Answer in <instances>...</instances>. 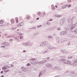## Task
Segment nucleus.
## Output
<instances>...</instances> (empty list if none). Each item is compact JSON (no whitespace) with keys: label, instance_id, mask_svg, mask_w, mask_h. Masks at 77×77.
Here are the masks:
<instances>
[{"label":"nucleus","instance_id":"obj_11","mask_svg":"<svg viewBox=\"0 0 77 77\" xmlns=\"http://www.w3.org/2000/svg\"><path fill=\"white\" fill-rule=\"evenodd\" d=\"M45 72V70H44L42 71V72H40V74L41 75H43L44 73Z\"/></svg>","mask_w":77,"mask_h":77},{"label":"nucleus","instance_id":"obj_32","mask_svg":"<svg viewBox=\"0 0 77 77\" xmlns=\"http://www.w3.org/2000/svg\"><path fill=\"white\" fill-rule=\"evenodd\" d=\"M55 69H59V67L58 66H55L54 67Z\"/></svg>","mask_w":77,"mask_h":77},{"label":"nucleus","instance_id":"obj_60","mask_svg":"<svg viewBox=\"0 0 77 77\" xmlns=\"http://www.w3.org/2000/svg\"><path fill=\"white\" fill-rule=\"evenodd\" d=\"M52 20H53V19H50L49 20V21H52Z\"/></svg>","mask_w":77,"mask_h":77},{"label":"nucleus","instance_id":"obj_61","mask_svg":"<svg viewBox=\"0 0 77 77\" xmlns=\"http://www.w3.org/2000/svg\"><path fill=\"white\" fill-rule=\"evenodd\" d=\"M16 40H17V37H15L14 38Z\"/></svg>","mask_w":77,"mask_h":77},{"label":"nucleus","instance_id":"obj_59","mask_svg":"<svg viewBox=\"0 0 77 77\" xmlns=\"http://www.w3.org/2000/svg\"><path fill=\"white\" fill-rule=\"evenodd\" d=\"M68 71H66V73H68Z\"/></svg>","mask_w":77,"mask_h":77},{"label":"nucleus","instance_id":"obj_31","mask_svg":"<svg viewBox=\"0 0 77 77\" xmlns=\"http://www.w3.org/2000/svg\"><path fill=\"white\" fill-rule=\"evenodd\" d=\"M13 41H14V39H10L9 40V41L10 42H13Z\"/></svg>","mask_w":77,"mask_h":77},{"label":"nucleus","instance_id":"obj_64","mask_svg":"<svg viewBox=\"0 0 77 77\" xmlns=\"http://www.w3.org/2000/svg\"><path fill=\"white\" fill-rule=\"evenodd\" d=\"M77 60L75 61V63H77Z\"/></svg>","mask_w":77,"mask_h":77},{"label":"nucleus","instance_id":"obj_23","mask_svg":"<svg viewBox=\"0 0 77 77\" xmlns=\"http://www.w3.org/2000/svg\"><path fill=\"white\" fill-rule=\"evenodd\" d=\"M20 24L21 26H23L24 24V22H22L20 23Z\"/></svg>","mask_w":77,"mask_h":77},{"label":"nucleus","instance_id":"obj_56","mask_svg":"<svg viewBox=\"0 0 77 77\" xmlns=\"http://www.w3.org/2000/svg\"><path fill=\"white\" fill-rule=\"evenodd\" d=\"M16 40L17 41H20V40H19L18 39V38H17V39Z\"/></svg>","mask_w":77,"mask_h":77},{"label":"nucleus","instance_id":"obj_39","mask_svg":"<svg viewBox=\"0 0 77 77\" xmlns=\"http://www.w3.org/2000/svg\"><path fill=\"white\" fill-rule=\"evenodd\" d=\"M61 30V28L60 27H58L57 28V30Z\"/></svg>","mask_w":77,"mask_h":77},{"label":"nucleus","instance_id":"obj_10","mask_svg":"<svg viewBox=\"0 0 77 77\" xmlns=\"http://www.w3.org/2000/svg\"><path fill=\"white\" fill-rule=\"evenodd\" d=\"M67 36L69 37H71V38H74V37H75V36L72 34H68Z\"/></svg>","mask_w":77,"mask_h":77},{"label":"nucleus","instance_id":"obj_62","mask_svg":"<svg viewBox=\"0 0 77 77\" xmlns=\"http://www.w3.org/2000/svg\"><path fill=\"white\" fill-rule=\"evenodd\" d=\"M43 53H44V54H45L46 53H46V52L45 51Z\"/></svg>","mask_w":77,"mask_h":77},{"label":"nucleus","instance_id":"obj_24","mask_svg":"<svg viewBox=\"0 0 77 77\" xmlns=\"http://www.w3.org/2000/svg\"><path fill=\"white\" fill-rule=\"evenodd\" d=\"M35 61H32L30 62V63L32 64H35Z\"/></svg>","mask_w":77,"mask_h":77},{"label":"nucleus","instance_id":"obj_8","mask_svg":"<svg viewBox=\"0 0 77 77\" xmlns=\"http://www.w3.org/2000/svg\"><path fill=\"white\" fill-rule=\"evenodd\" d=\"M46 66L48 68H51V67H52V65L51 64L48 63H46Z\"/></svg>","mask_w":77,"mask_h":77},{"label":"nucleus","instance_id":"obj_9","mask_svg":"<svg viewBox=\"0 0 77 77\" xmlns=\"http://www.w3.org/2000/svg\"><path fill=\"white\" fill-rule=\"evenodd\" d=\"M60 51L61 53H63L64 54H66V53H67V52L65 50H60Z\"/></svg>","mask_w":77,"mask_h":77},{"label":"nucleus","instance_id":"obj_16","mask_svg":"<svg viewBox=\"0 0 77 77\" xmlns=\"http://www.w3.org/2000/svg\"><path fill=\"white\" fill-rule=\"evenodd\" d=\"M12 24H14V23H15V22L14 21V19H11V21Z\"/></svg>","mask_w":77,"mask_h":77},{"label":"nucleus","instance_id":"obj_42","mask_svg":"<svg viewBox=\"0 0 77 77\" xmlns=\"http://www.w3.org/2000/svg\"><path fill=\"white\" fill-rule=\"evenodd\" d=\"M73 57L72 56H70L69 57H68V59H72Z\"/></svg>","mask_w":77,"mask_h":77},{"label":"nucleus","instance_id":"obj_35","mask_svg":"<svg viewBox=\"0 0 77 77\" xmlns=\"http://www.w3.org/2000/svg\"><path fill=\"white\" fill-rule=\"evenodd\" d=\"M6 38H12V35H9V36L6 37Z\"/></svg>","mask_w":77,"mask_h":77},{"label":"nucleus","instance_id":"obj_30","mask_svg":"<svg viewBox=\"0 0 77 77\" xmlns=\"http://www.w3.org/2000/svg\"><path fill=\"white\" fill-rule=\"evenodd\" d=\"M15 20L16 21V22L17 23H18V19H17V18H15Z\"/></svg>","mask_w":77,"mask_h":77},{"label":"nucleus","instance_id":"obj_13","mask_svg":"<svg viewBox=\"0 0 77 77\" xmlns=\"http://www.w3.org/2000/svg\"><path fill=\"white\" fill-rule=\"evenodd\" d=\"M68 21H69V23H72V21H73V18H72L70 20H69V19H67Z\"/></svg>","mask_w":77,"mask_h":77},{"label":"nucleus","instance_id":"obj_41","mask_svg":"<svg viewBox=\"0 0 77 77\" xmlns=\"http://www.w3.org/2000/svg\"><path fill=\"white\" fill-rule=\"evenodd\" d=\"M11 29L12 30H15V29H16V28H15V27H12L11 28Z\"/></svg>","mask_w":77,"mask_h":77},{"label":"nucleus","instance_id":"obj_6","mask_svg":"<svg viewBox=\"0 0 77 77\" xmlns=\"http://www.w3.org/2000/svg\"><path fill=\"white\" fill-rule=\"evenodd\" d=\"M47 48L49 50H51L52 49H54V48H56L52 46H51L50 45H48L47 46Z\"/></svg>","mask_w":77,"mask_h":77},{"label":"nucleus","instance_id":"obj_57","mask_svg":"<svg viewBox=\"0 0 77 77\" xmlns=\"http://www.w3.org/2000/svg\"><path fill=\"white\" fill-rule=\"evenodd\" d=\"M22 35V33H19V35Z\"/></svg>","mask_w":77,"mask_h":77},{"label":"nucleus","instance_id":"obj_18","mask_svg":"<svg viewBox=\"0 0 77 77\" xmlns=\"http://www.w3.org/2000/svg\"><path fill=\"white\" fill-rule=\"evenodd\" d=\"M42 14H43L42 15V17H44V16H45L46 15V14H45V12H42Z\"/></svg>","mask_w":77,"mask_h":77},{"label":"nucleus","instance_id":"obj_25","mask_svg":"<svg viewBox=\"0 0 77 77\" xmlns=\"http://www.w3.org/2000/svg\"><path fill=\"white\" fill-rule=\"evenodd\" d=\"M55 28H56V27H53L51 28L50 30H54V29H55Z\"/></svg>","mask_w":77,"mask_h":77},{"label":"nucleus","instance_id":"obj_21","mask_svg":"<svg viewBox=\"0 0 77 77\" xmlns=\"http://www.w3.org/2000/svg\"><path fill=\"white\" fill-rule=\"evenodd\" d=\"M67 6H68L67 5H65L63 6L62 7V9H64V8H65L67 7Z\"/></svg>","mask_w":77,"mask_h":77},{"label":"nucleus","instance_id":"obj_50","mask_svg":"<svg viewBox=\"0 0 77 77\" xmlns=\"http://www.w3.org/2000/svg\"><path fill=\"white\" fill-rule=\"evenodd\" d=\"M38 64H40L41 65V64H42V63H41V61L40 62L38 63Z\"/></svg>","mask_w":77,"mask_h":77},{"label":"nucleus","instance_id":"obj_40","mask_svg":"<svg viewBox=\"0 0 77 77\" xmlns=\"http://www.w3.org/2000/svg\"><path fill=\"white\" fill-rule=\"evenodd\" d=\"M45 51H46V53H50V51H49V50H48Z\"/></svg>","mask_w":77,"mask_h":77},{"label":"nucleus","instance_id":"obj_52","mask_svg":"<svg viewBox=\"0 0 77 77\" xmlns=\"http://www.w3.org/2000/svg\"><path fill=\"white\" fill-rule=\"evenodd\" d=\"M11 67H13L14 66V64H11Z\"/></svg>","mask_w":77,"mask_h":77},{"label":"nucleus","instance_id":"obj_20","mask_svg":"<svg viewBox=\"0 0 77 77\" xmlns=\"http://www.w3.org/2000/svg\"><path fill=\"white\" fill-rule=\"evenodd\" d=\"M66 41V40H65V38H62L61 40V42H63L64 41Z\"/></svg>","mask_w":77,"mask_h":77},{"label":"nucleus","instance_id":"obj_49","mask_svg":"<svg viewBox=\"0 0 77 77\" xmlns=\"http://www.w3.org/2000/svg\"><path fill=\"white\" fill-rule=\"evenodd\" d=\"M68 2H71V0H68Z\"/></svg>","mask_w":77,"mask_h":77},{"label":"nucleus","instance_id":"obj_14","mask_svg":"<svg viewBox=\"0 0 77 77\" xmlns=\"http://www.w3.org/2000/svg\"><path fill=\"white\" fill-rule=\"evenodd\" d=\"M57 44H59L60 43V39L59 38H57Z\"/></svg>","mask_w":77,"mask_h":77},{"label":"nucleus","instance_id":"obj_26","mask_svg":"<svg viewBox=\"0 0 77 77\" xmlns=\"http://www.w3.org/2000/svg\"><path fill=\"white\" fill-rule=\"evenodd\" d=\"M36 60V59L34 58H32L30 59V60Z\"/></svg>","mask_w":77,"mask_h":77},{"label":"nucleus","instance_id":"obj_33","mask_svg":"<svg viewBox=\"0 0 77 77\" xmlns=\"http://www.w3.org/2000/svg\"><path fill=\"white\" fill-rule=\"evenodd\" d=\"M48 38H49V39H50V38H53V37L51 35H49L48 36Z\"/></svg>","mask_w":77,"mask_h":77},{"label":"nucleus","instance_id":"obj_58","mask_svg":"<svg viewBox=\"0 0 77 77\" xmlns=\"http://www.w3.org/2000/svg\"><path fill=\"white\" fill-rule=\"evenodd\" d=\"M34 21H31V23H34Z\"/></svg>","mask_w":77,"mask_h":77},{"label":"nucleus","instance_id":"obj_53","mask_svg":"<svg viewBox=\"0 0 77 77\" xmlns=\"http://www.w3.org/2000/svg\"><path fill=\"white\" fill-rule=\"evenodd\" d=\"M4 69H6V67H4Z\"/></svg>","mask_w":77,"mask_h":77},{"label":"nucleus","instance_id":"obj_29","mask_svg":"<svg viewBox=\"0 0 77 77\" xmlns=\"http://www.w3.org/2000/svg\"><path fill=\"white\" fill-rule=\"evenodd\" d=\"M51 8L52 10H54L55 9V7L51 6Z\"/></svg>","mask_w":77,"mask_h":77},{"label":"nucleus","instance_id":"obj_34","mask_svg":"<svg viewBox=\"0 0 77 77\" xmlns=\"http://www.w3.org/2000/svg\"><path fill=\"white\" fill-rule=\"evenodd\" d=\"M26 18L28 20H29V19H30V16H28Z\"/></svg>","mask_w":77,"mask_h":77},{"label":"nucleus","instance_id":"obj_15","mask_svg":"<svg viewBox=\"0 0 77 77\" xmlns=\"http://www.w3.org/2000/svg\"><path fill=\"white\" fill-rule=\"evenodd\" d=\"M6 42H2L1 44L2 45H5V46L6 45Z\"/></svg>","mask_w":77,"mask_h":77},{"label":"nucleus","instance_id":"obj_2","mask_svg":"<svg viewBox=\"0 0 77 77\" xmlns=\"http://www.w3.org/2000/svg\"><path fill=\"white\" fill-rule=\"evenodd\" d=\"M48 44V42L44 41L40 44V47H44L45 46L47 45Z\"/></svg>","mask_w":77,"mask_h":77},{"label":"nucleus","instance_id":"obj_44","mask_svg":"<svg viewBox=\"0 0 77 77\" xmlns=\"http://www.w3.org/2000/svg\"><path fill=\"white\" fill-rule=\"evenodd\" d=\"M62 17V15H58V18H59V17Z\"/></svg>","mask_w":77,"mask_h":77},{"label":"nucleus","instance_id":"obj_46","mask_svg":"<svg viewBox=\"0 0 77 77\" xmlns=\"http://www.w3.org/2000/svg\"><path fill=\"white\" fill-rule=\"evenodd\" d=\"M1 48H5V46H2L1 47Z\"/></svg>","mask_w":77,"mask_h":77},{"label":"nucleus","instance_id":"obj_48","mask_svg":"<svg viewBox=\"0 0 77 77\" xmlns=\"http://www.w3.org/2000/svg\"><path fill=\"white\" fill-rule=\"evenodd\" d=\"M60 57L61 58H63L64 57V56H61Z\"/></svg>","mask_w":77,"mask_h":77},{"label":"nucleus","instance_id":"obj_47","mask_svg":"<svg viewBox=\"0 0 77 77\" xmlns=\"http://www.w3.org/2000/svg\"><path fill=\"white\" fill-rule=\"evenodd\" d=\"M71 6V5H69L68 6V8H70Z\"/></svg>","mask_w":77,"mask_h":77},{"label":"nucleus","instance_id":"obj_3","mask_svg":"<svg viewBox=\"0 0 77 77\" xmlns=\"http://www.w3.org/2000/svg\"><path fill=\"white\" fill-rule=\"evenodd\" d=\"M48 44V42L44 41L40 44V47H44L45 46L47 45Z\"/></svg>","mask_w":77,"mask_h":77},{"label":"nucleus","instance_id":"obj_38","mask_svg":"<svg viewBox=\"0 0 77 77\" xmlns=\"http://www.w3.org/2000/svg\"><path fill=\"white\" fill-rule=\"evenodd\" d=\"M59 70H60V71H61V70H62L63 69L62 67H59Z\"/></svg>","mask_w":77,"mask_h":77},{"label":"nucleus","instance_id":"obj_51","mask_svg":"<svg viewBox=\"0 0 77 77\" xmlns=\"http://www.w3.org/2000/svg\"><path fill=\"white\" fill-rule=\"evenodd\" d=\"M30 63H28L27 64V66H30Z\"/></svg>","mask_w":77,"mask_h":77},{"label":"nucleus","instance_id":"obj_54","mask_svg":"<svg viewBox=\"0 0 77 77\" xmlns=\"http://www.w3.org/2000/svg\"><path fill=\"white\" fill-rule=\"evenodd\" d=\"M55 17H57V18H58V15H55Z\"/></svg>","mask_w":77,"mask_h":77},{"label":"nucleus","instance_id":"obj_5","mask_svg":"<svg viewBox=\"0 0 77 77\" xmlns=\"http://www.w3.org/2000/svg\"><path fill=\"white\" fill-rule=\"evenodd\" d=\"M68 33V31H65L61 32H60V35H66Z\"/></svg>","mask_w":77,"mask_h":77},{"label":"nucleus","instance_id":"obj_12","mask_svg":"<svg viewBox=\"0 0 77 77\" xmlns=\"http://www.w3.org/2000/svg\"><path fill=\"white\" fill-rule=\"evenodd\" d=\"M5 46H6V47H9L10 46V43L8 42H6Z\"/></svg>","mask_w":77,"mask_h":77},{"label":"nucleus","instance_id":"obj_4","mask_svg":"<svg viewBox=\"0 0 77 77\" xmlns=\"http://www.w3.org/2000/svg\"><path fill=\"white\" fill-rule=\"evenodd\" d=\"M30 43L29 42H27L23 43L22 44V46L24 47H27V46H30Z\"/></svg>","mask_w":77,"mask_h":77},{"label":"nucleus","instance_id":"obj_1","mask_svg":"<svg viewBox=\"0 0 77 77\" xmlns=\"http://www.w3.org/2000/svg\"><path fill=\"white\" fill-rule=\"evenodd\" d=\"M76 26L75 24H74L72 25L70 27V31L72 32H77V29H74V28Z\"/></svg>","mask_w":77,"mask_h":77},{"label":"nucleus","instance_id":"obj_27","mask_svg":"<svg viewBox=\"0 0 77 77\" xmlns=\"http://www.w3.org/2000/svg\"><path fill=\"white\" fill-rule=\"evenodd\" d=\"M37 14L39 16L41 15V13L40 12H39L37 13Z\"/></svg>","mask_w":77,"mask_h":77},{"label":"nucleus","instance_id":"obj_17","mask_svg":"<svg viewBox=\"0 0 77 77\" xmlns=\"http://www.w3.org/2000/svg\"><path fill=\"white\" fill-rule=\"evenodd\" d=\"M66 62H65V61H64V63H67V64H70L71 63V62H68V60H66Z\"/></svg>","mask_w":77,"mask_h":77},{"label":"nucleus","instance_id":"obj_43","mask_svg":"<svg viewBox=\"0 0 77 77\" xmlns=\"http://www.w3.org/2000/svg\"><path fill=\"white\" fill-rule=\"evenodd\" d=\"M17 26L18 27H20V26H21V25L20 24V23L19 24H18Z\"/></svg>","mask_w":77,"mask_h":77},{"label":"nucleus","instance_id":"obj_7","mask_svg":"<svg viewBox=\"0 0 77 77\" xmlns=\"http://www.w3.org/2000/svg\"><path fill=\"white\" fill-rule=\"evenodd\" d=\"M65 19H63L61 20L60 23V26H63L64 24V23H65Z\"/></svg>","mask_w":77,"mask_h":77},{"label":"nucleus","instance_id":"obj_22","mask_svg":"<svg viewBox=\"0 0 77 77\" xmlns=\"http://www.w3.org/2000/svg\"><path fill=\"white\" fill-rule=\"evenodd\" d=\"M66 60H65L64 59H62L60 60V61H63V62L64 63V62H66Z\"/></svg>","mask_w":77,"mask_h":77},{"label":"nucleus","instance_id":"obj_55","mask_svg":"<svg viewBox=\"0 0 77 77\" xmlns=\"http://www.w3.org/2000/svg\"><path fill=\"white\" fill-rule=\"evenodd\" d=\"M3 71H2L1 72V74H3Z\"/></svg>","mask_w":77,"mask_h":77},{"label":"nucleus","instance_id":"obj_63","mask_svg":"<svg viewBox=\"0 0 77 77\" xmlns=\"http://www.w3.org/2000/svg\"><path fill=\"white\" fill-rule=\"evenodd\" d=\"M38 63V62L35 61V64H36V63Z\"/></svg>","mask_w":77,"mask_h":77},{"label":"nucleus","instance_id":"obj_37","mask_svg":"<svg viewBox=\"0 0 77 77\" xmlns=\"http://www.w3.org/2000/svg\"><path fill=\"white\" fill-rule=\"evenodd\" d=\"M9 70H4V72H9Z\"/></svg>","mask_w":77,"mask_h":77},{"label":"nucleus","instance_id":"obj_28","mask_svg":"<svg viewBox=\"0 0 77 77\" xmlns=\"http://www.w3.org/2000/svg\"><path fill=\"white\" fill-rule=\"evenodd\" d=\"M36 29V27H32L31 28H30V29H34V30H35Z\"/></svg>","mask_w":77,"mask_h":77},{"label":"nucleus","instance_id":"obj_36","mask_svg":"<svg viewBox=\"0 0 77 77\" xmlns=\"http://www.w3.org/2000/svg\"><path fill=\"white\" fill-rule=\"evenodd\" d=\"M3 20H1V21H0V24H2L4 23Z\"/></svg>","mask_w":77,"mask_h":77},{"label":"nucleus","instance_id":"obj_45","mask_svg":"<svg viewBox=\"0 0 77 77\" xmlns=\"http://www.w3.org/2000/svg\"><path fill=\"white\" fill-rule=\"evenodd\" d=\"M41 26H42V25H39V26H37V27H38V28H39V27H41Z\"/></svg>","mask_w":77,"mask_h":77},{"label":"nucleus","instance_id":"obj_19","mask_svg":"<svg viewBox=\"0 0 77 77\" xmlns=\"http://www.w3.org/2000/svg\"><path fill=\"white\" fill-rule=\"evenodd\" d=\"M47 60H44L41 61V62L42 63H45V62H47Z\"/></svg>","mask_w":77,"mask_h":77}]
</instances>
